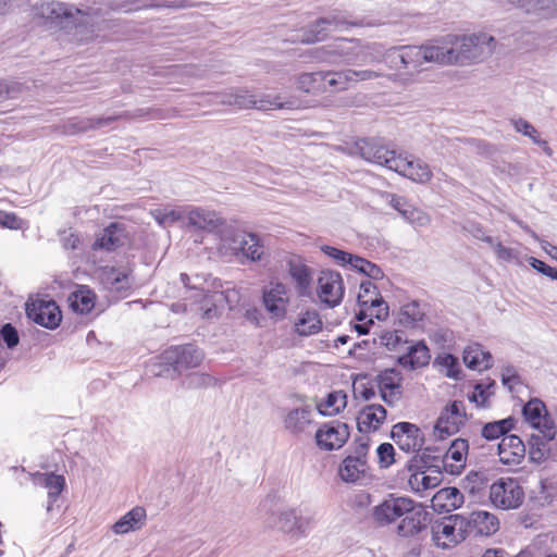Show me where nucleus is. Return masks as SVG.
<instances>
[{"instance_id": "obj_1", "label": "nucleus", "mask_w": 557, "mask_h": 557, "mask_svg": "<svg viewBox=\"0 0 557 557\" xmlns=\"http://www.w3.org/2000/svg\"><path fill=\"white\" fill-rule=\"evenodd\" d=\"M426 517L422 505L406 496L388 495L372 509V519L379 525H388L400 519L397 531L401 536L417 534Z\"/></svg>"}, {"instance_id": "obj_2", "label": "nucleus", "mask_w": 557, "mask_h": 557, "mask_svg": "<svg viewBox=\"0 0 557 557\" xmlns=\"http://www.w3.org/2000/svg\"><path fill=\"white\" fill-rule=\"evenodd\" d=\"M214 97L219 103L234 106L239 109L278 110L294 108V102L283 101L281 95L264 94L256 96L246 90H236L218 94Z\"/></svg>"}, {"instance_id": "obj_3", "label": "nucleus", "mask_w": 557, "mask_h": 557, "mask_svg": "<svg viewBox=\"0 0 557 557\" xmlns=\"http://www.w3.org/2000/svg\"><path fill=\"white\" fill-rule=\"evenodd\" d=\"M468 537L463 515H450L431 524V540L442 549L457 546Z\"/></svg>"}, {"instance_id": "obj_4", "label": "nucleus", "mask_w": 557, "mask_h": 557, "mask_svg": "<svg viewBox=\"0 0 557 557\" xmlns=\"http://www.w3.org/2000/svg\"><path fill=\"white\" fill-rule=\"evenodd\" d=\"M524 490L517 479L500 478L491 484L488 499L500 510H513L524 502Z\"/></svg>"}, {"instance_id": "obj_5", "label": "nucleus", "mask_w": 557, "mask_h": 557, "mask_svg": "<svg viewBox=\"0 0 557 557\" xmlns=\"http://www.w3.org/2000/svg\"><path fill=\"white\" fill-rule=\"evenodd\" d=\"M274 525L293 540L306 537L313 529V519L300 515L295 508H283L273 515Z\"/></svg>"}, {"instance_id": "obj_6", "label": "nucleus", "mask_w": 557, "mask_h": 557, "mask_svg": "<svg viewBox=\"0 0 557 557\" xmlns=\"http://www.w3.org/2000/svg\"><path fill=\"white\" fill-rule=\"evenodd\" d=\"M360 41L355 38H339L333 45L317 49L314 58L330 64L355 65Z\"/></svg>"}, {"instance_id": "obj_7", "label": "nucleus", "mask_w": 557, "mask_h": 557, "mask_svg": "<svg viewBox=\"0 0 557 557\" xmlns=\"http://www.w3.org/2000/svg\"><path fill=\"white\" fill-rule=\"evenodd\" d=\"M290 301L289 288L281 282H270L262 290V304L270 318L282 321L286 318Z\"/></svg>"}, {"instance_id": "obj_8", "label": "nucleus", "mask_w": 557, "mask_h": 557, "mask_svg": "<svg viewBox=\"0 0 557 557\" xmlns=\"http://www.w3.org/2000/svg\"><path fill=\"white\" fill-rule=\"evenodd\" d=\"M467 420L465 404L461 400H454L441 412L434 426V434L438 438L457 433Z\"/></svg>"}, {"instance_id": "obj_9", "label": "nucleus", "mask_w": 557, "mask_h": 557, "mask_svg": "<svg viewBox=\"0 0 557 557\" xmlns=\"http://www.w3.org/2000/svg\"><path fill=\"white\" fill-rule=\"evenodd\" d=\"M438 54V65H463L467 64L466 44L462 35L448 34L440 38H435Z\"/></svg>"}, {"instance_id": "obj_10", "label": "nucleus", "mask_w": 557, "mask_h": 557, "mask_svg": "<svg viewBox=\"0 0 557 557\" xmlns=\"http://www.w3.org/2000/svg\"><path fill=\"white\" fill-rule=\"evenodd\" d=\"M350 24L339 12H332L326 16L320 17L311 23L304 32L301 42L314 44L324 40L332 30H341Z\"/></svg>"}, {"instance_id": "obj_11", "label": "nucleus", "mask_w": 557, "mask_h": 557, "mask_svg": "<svg viewBox=\"0 0 557 557\" xmlns=\"http://www.w3.org/2000/svg\"><path fill=\"white\" fill-rule=\"evenodd\" d=\"M318 296L330 308L338 306L344 297L345 287L342 275L336 271H322L318 277Z\"/></svg>"}, {"instance_id": "obj_12", "label": "nucleus", "mask_w": 557, "mask_h": 557, "mask_svg": "<svg viewBox=\"0 0 557 557\" xmlns=\"http://www.w3.org/2000/svg\"><path fill=\"white\" fill-rule=\"evenodd\" d=\"M26 314L35 323L54 330L62 320L61 311L53 300L35 299L26 304Z\"/></svg>"}, {"instance_id": "obj_13", "label": "nucleus", "mask_w": 557, "mask_h": 557, "mask_svg": "<svg viewBox=\"0 0 557 557\" xmlns=\"http://www.w3.org/2000/svg\"><path fill=\"white\" fill-rule=\"evenodd\" d=\"M525 421L536 429L546 440H554L556 436V425L547 413L546 407L540 399H531L523 407Z\"/></svg>"}, {"instance_id": "obj_14", "label": "nucleus", "mask_w": 557, "mask_h": 557, "mask_svg": "<svg viewBox=\"0 0 557 557\" xmlns=\"http://www.w3.org/2000/svg\"><path fill=\"white\" fill-rule=\"evenodd\" d=\"M348 425L339 421L322 424L315 432V443L322 450L331 451L342 448L349 438Z\"/></svg>"}, {"instance_id": "obj_15", "label": "nucleus", "mask_w": 557, "mask_h": 557, "mask_svg": "<svg viewBox=\"0 0 557 557\" xmlns=\"http://www.w3.org/2000/svg\"><path fill=\"white\" fill-rule=\"evenodd\" d=\"M403 374L396 369H385L375 377L380 396L388 406H395L403 397Z\"/></svg>"}, {"instance_id": "obj_16", "label": "nucleus", "mask_w": 557, "mask_h": 557, "mask_svg": "<svg viewBox=\"0 0 557 557\" xmlns=\"http://www.w3.org/2000/svg\"><path fill=\"white\" fill-rule=\"evenodd\" d=\"M391 437L399 449L406 453L419 451L424 444L423 433L410 422H398L393 425Z\"/></svg>"}, {"instance_id": "obj_17", "label": "nucleus", "mask_w": 557, "mask_h": 557, "mask_svg": "<svg viewBox=\"0 0 557 557\" xmlns=\"http://www.w3.org/2000/svg\"><path fill=\"white\" fill-rule=\"evenodd\" d=\"M357 149L362 159L394 171L399 153L389 150L375 140L362 139L357 143Z\"/></svg>"}, {"instance_id": "obj_18", "label": "nucleus", "mask_w": 557, "mask_h": 557, "mask_svg": "<svg viewBox=\"0 0 557 557\" xmlns=\"http://www.w3.org/2000/svg\"><path fill=\"white\" fill-rule=\"evenodd\" d=\"M181 281L187 292L190 293L189 297L196 299L198 306L195 311L197 312H199V308L205 304V296L212 294L213 288L222 287L221 281L212 277L210 274L188 275L186 273H182Z\"/></svg>"}, {"instance_id": "obj_19", "label": "nucleus", "mask_w": 557, "mask_h": 557, "mask_svg": "<svg viewBox=\"0 0 557 557\" xmlns=\"http://www.w3.org/2000/svg\"><path fill=\"white\" fill-rule=\"evenodd\" d=\"M463 524L468 536H491L499 530V519L487 510H474L463 515Z\"/></svg>"}, {"instance_id": "obj_20", "label": "nucleus", "mask_w": 557, "mask_h": 557, "mask_svg": "<svg viewBox=\"0 0 557 557\" xmlns=\"http://www.w3.org/2000/svg\"><path fill=\"white\" fill-rule=\"evenodd\" d=\"M203 305L199 308V314L203 319H212L221 313L224 304L230 308L238 302V293L233 288H213L212 294L206 295Z\"/></svg>"}, {"instance_id": "obj_21", "label": "nucleus", "mask_w": 557, "mask_h": 557, "mask_svg": "<svg viewBox=\"0 0 557 557\" xmlns=\"http://www.w3.org/2000/svg\"><path fill=\"white\" fill-rule=\"evenodd\" d=\"M163 360L178 371L196 368L202 361V352L193 345L174 346L166 349L163 355Z\"/></svg>"}, {"instance_id": "obj_22", "label": "nucleus", "mask_w": 557, "mask_h": 557, "mask_svg": "<svg viewBox=\"0 0 557 557\" xmlns=\"http://www.w3.org/2000/svg\"><path fill=\"white\" fill-rule=\"evenodd\" d=\"M405 69L419 72L424 63L438 64V54L435 39L421 46H405Z\"/></svg>"}, {"instance_id": "obj_23", "label": "nucleus", "mask_w": 557, "mask_h": 557, "mask_svg": "<svg viewBox=\"0 0 557 557\" xmlns=\"http://www.w3.org/2000/svg\"><path fill=\"white\" fill-rule=\"evenodd\" d=\"M462 40L468 50L467 64L485 60L495 49L494 37L485 33L462 35Z\"/></svg>"}, {"instance_id": "obj_24", "label": "nucleus", "mask_w": 557, "mask_h": 557, "mask_svg": "<svg viewBox=\"0 0 557 557\" xmlns=\"http://www.w3.org/2000/svg\"><path fill=\"white\" fill-rule=\"evenodd\" d=\"M394 172L418 184H426L432 178V171L425 162L404 153H399Z\"/></svg>"}, {"instance_id": "obj_25", "label": "nucleus", "mask_w": 557, "mask_h": 557, "mask_svg": "<svg viewBox=\"0 0 557 557\" xmlns=\"http://www.w3.org/2000/svg\"><path fill=\"white\" fill-rule=\"evenodd\" d=\"M187 226L196 231L212 232L222 225V219L215 211L200 207H188L185 209Z\"/></svg>"}, {"instance_id": "obj_26", "label": "nucleus", "mask_w": 557, "mask_h": 557, "mask_svg": "<svg viewBox=\"0 0 557 557\" xmlns=\"http://www.w3.org/2000/svg\"><path fill=\"white\" fill-rule=\"evenodd\" d=\"M525 456V446L517 435L504 436L498 444L499 461L508 468L519 466Z\"/></svg>"}, {"instance_id": "obj_27", "label": "nucleus", "mask_w": 557, "mask_h": 557, "mask_svg": "<svg viewBox=\"0 0 557 557\" xmlns=\"http://www.w3.org/2000/svg\"><path fill=\"white\" fill-rule=\"evenodd\" d=\"M100 282L111 293L125 294L132 288L133 280L126 269L106 267L100 271Z\"/></svg>"}, {"instance_id": "obj_28", "label": "nucleus", "mask_w": 557, "mask_h": 557, "mask_svg": "<svg viewBox=\"0 0 557 557\" xmlns=\"http://www.w3.org/2000/svg\"><path fill=\"white\" fill-rule=\"evenodd\" d=\"M287 272L295 284L299 296H307L312 283V270L299 257H292L287 261Z\"/></svg>"}, {"instance_id": "obj_29", "label": "nucleus", "mask_w": 557, "mask_h": 557, "mask_svg": "<svg viewBox=\"0 0 557 557\" xmlns=\"http://www.w3.org/2000/svg\"><path fill=\"white\" fill-rule=\"evenodd\" d=\"M468 450L469 443L467 440H454L443 459L445 470L450 474H459L466 466Z\"/></svg>"}, {"instance_id": "obj_30", "label": "nucleus", "mask_w": 557, "mask_h": 557, "mask_svg": "<svg viewBox=\"0 0 557 557\" xmlns=\"http://www.w3.org/2000/svg\"><path fill=\"white\" fill-rule=\"evenodd\" d=\"M314 420V409L309 406H302L292 409L284 418V428L292 434L298 435L307 431Z\"/></svg>"}, {"instance_id": "obj_31", "label": "nucleus", "mask_w": 557, "mask_h": 557, "mask_svg": "<svg viewBox=\"0 0 557 557\" xmlns=\"http://www.w3.org/2000/svg\"><path fill=\"white\" fill-rule=\"evenodd\" d=\"M33 483L36 486L47 490L48 493V506L47 510H52L53 503L58 499L60 494L65 487V478L61 474L53 472L35 473L33 474Z\"/></svg>"}, {"instance_id": "obj_32", "label": "nucleus", "mask_w": 557, "mask_h": 557, "mask_svg": "<svg viewBox=\"0 0 557 557\" xmlns=\"http://www.w3.org/2000/svg\"><path fill=\"white\" fill-rule=\"evenodd\" d=\"M386 409L382 405H368L357 417L358 430L362 433L374 432L386 420Z\"/></svg>"}, {"instance_id": "obj_33", "label": "nucleus", "mask_w": 557, "mask_h": 557, "mask_svg": "<svg viewBox=\"0 0 557 557\" xmlns=\"http://www.w3.org/2000/svg\"><path fill=\"white\" fill-rule=\"evenodd\" d=\"M124 230L119 223H111L96 235L92 250L111 251L124 243Z\"/></svg>"}, {"instance_id": "obj_34", "label": "nucleus", "mask_w": 557, "mask_h": 557, "mask_svg": "<svg viewBox=\"0 0 557 557\" xmlns=\"http://www.w3.org/2000/svg\"><path fill=\"white\" fill-rule=\"evenodd\" d=\"M366 449L367 445H361L359 456H347L343 460L338 469L339 476L343 481L354 483L364 473L367 463L363 450Z\"/></svg>"}, {"instance_id": "obj_35", "label": "nucleus", "mask_w": 557, "mask_h": 557, "mask_svg": "<svg viewBox=\"0 0 557 557\" xmlns=\"http://www.w3.org/2000/svg\"><path fill=\"white\" fill-rule=\"evenodd\" d=\"M146 518V509L141 506H136L112 525V531L119 535L138 531L144 527Z\"/></svg>"}, {"instance_id": "obj_36", "label": "nucleus", "mask_w": 557, "mask_h": 557, "mask_svg": "<svg viewBox=\"0 0 557 557\" xmlns=\"http://www.w3.org/2000/svg\"><path fill=\"white\" fill-rule=\"evenodd\" d=\"M463 502V494L454 486L441 488L432 498L433 507L446 512L460 508Z\"/></svg>"}, {"instance_id": "obj_37", "label": "nucleus", "mask_w": 557, "mask_h": 557, "mask_svg": "<svg viewBox=\"0 0 557 557\" xmlns=\"http://www.w3.org/2000/svg\"><path fill=\"white\" fill-rule=\"evenodd\" d=\"M36 15L41 18L54 21L60 18L73 17L74 13H79L78 9L58 1L41 2L35 7Z\"/></svg>"}, {"instance_id": "obj_38", "label": "nucleus", "mask_w": 557, "mask_h": 557, "mask_svg": "<svg viewBox=\"0 0 557 557\" xmlns=\"http://www.w3.org/2000/svg\"><path fill=\"white\" fill-rule=\"evenodd\" d=\"M463 362L471 370L483 371L492 366V355L480 344H471L463 350Z\"/></svg>"}, {"instance_id": "obj_39", "label": "nucleus", "mask_w": 557, "mask_h": 557, "mask_svg": "<svg viewBox=\"0 0 557 557\" xmlns=\"http://www.w3.org/2000/svg\"><path fill=\"white\" fill-rule=\"evenodd\" d=\"M429 348L422 342L410 345L407 352L398 358L399 364L405 368L417 369L429 363Z\"/></svg>"}, {"instance_id": "obj_40", "label": "nucleus", "mask_w": 557, "mask_h": 557, "mask_svg": "<svg viewBox=\"0 0 557 557\" xmlns=\"http://www.w3.org/2000/svg\"><path fill=\"white\" fill-rule=\"evenodd\" d=\"M69 302L73 311L86 314L94 309L96 295L89 287L82 285L69 296Z\"/></svg>"}, {"instance_id": "obj_41", "label": "nucleus", "mask_w": 557, "mask_h": 557, "mask_svg": "<svg viewBox=\"0 0 557 557\" xmlns=\"http://www.w3.org/2000/svg\"><path fill=\"white\" fill-rule=\"evenodd\" d=\"M294 329L299 336L314 335L321 331L322 321L315 310H307L299 313Z\"/></svg>"}, {"instance_id": "obj_42", "label": "nucleus", "mask_w": 557, "mask_h": 557, "mask_svg": "<svg viewBox=\"0 0 557 557\" xmlns=\"http://www.w3.org/2000/svg\"><path fill=\"white\" fill-rule=\"evenodd\" d=\"M384 46L380 42L360 41L356 64L363 66L382 62Z\"/></svg>"}, {"instance_id": "obj_43", "label": "nucleus", "mask_w": 557, "mask_h": 557, "mask_svg": "<svg viewBox=\"0 0 557 557\" xmlns=\"http://www.w3.org/2000/svg\"><path fill=\"white\" fill-rule=\"evenodd\" d=\"M247 234L233 224H226L220 231V240L223 247L238 252L242 245H247L245 242Z\"/></svg>"}, {"instance_id": "obj_44", "label": "nucleus", "mask_w": 557, "mask_h": 557, "mask_svg": "<svg viewBox=\"0 0 557 557\" xmlns=\"http://www.w3.org/2000/svg\"><path fill=\"white\" fill-rule=\"evenodd\" d=\"M297 87L307 94H323L327 91L324 84L323 71L302 73L297 78Z\"/></svg>"}, {"instance_id": "obj_45", "label": "nucleus", "mask_w": 557, "mask_h": 557, "mask_svg": "<svg viewBox=\"0 0 557 557\" xmlns=\"http://www.w3.org/2000/svg\"><path fill=\"white\" fill-rule=\"evenodd\" d=\"M347 405V396L343 391H335L327 395L326 399L317 405V410L322 416H335Z\"/></svg>"}, {"instance_id": "obj_46", "label": "nucleus", "mask_w": 557, "mask_h": 557, "mask_svg": "<svg viewBox=\"0 0 557 557\" xmlns=\"http://www.w3.org/2000/svg\"><path fill=\"white\" fill-rule=\"evenodd\" d=\"M511 124L516 132L521 133L529 137L535 145H539L546 156H553L552 148L548 146L546 140L541 139L540 133L531 123L523 119H516L511 121Z\"/></svg>"}, {"instance_id": "obj_47", "label": "nucleus", "mask_w": 557, "mask_h": 557, "mask_svg": "<svg viewBox=\"0 0 557 557\" xmlns=\"http://www.w3.org/2000/svg\"><path fill=\"white\" fill-rule=\"evenodd\" d=\"M552 440H546L543 434H532L529 441V458L532 462L542 463L549 457L550 448L548 443Z\"/></svg>"}, {"instance_id": "obj_48", "label": "nucleus", "mask_w": 557, "mask_h": 557, "mask_svg": "<svg viewBox=\"0 0 557 557\" xmlns=\"http://www.w3.org/2000/svg\"><path fill=\"white\" fill-rule=\"evenodd\" d=\"M324 84L327 91L346 90L352 84L348 70L345 71H323Z\"/></svg>"}, {"instance_id": "obj_49", "label": "nucleus", "mask_w": 557, "mask_h": 557, "mask_svg": "<svg viewBox=\"0 0 557 557\" xmlns=\"http://www.w3.org/2000/svg\"><path fill=\"white\" fill-rule=\"evenodd\" d=\"M512 428V418L488 422L482 428V436L487 441H494L500 436H507L506 433H508Z\"/></svg>"}, {"instance_id": "obj_50", "label": "nucleus", "mask_w": 557, "mask_h": 557, "mask_svg": "<svg viewBox=\"0 0 557 557\" xmlns=\"http://www.w3.org/2000/svg\"><path fill=\"white\" fill-rule=\"evenodd\" d=\"M321 251L331 258L336 264L341 267H347L349 265L351 269H354L356 262L358 261V257L356 255L349 253L347 251L341 250L338 248L323 245L321 246Z\"/></svg>"}, {"instance_id": "obj_51", "label": "nucleus", "mask_w": 557, "mask_h": 557, "mask_svg": "<svg viewBox=\"0 0 557 557\" xmlns=\"http://www.w3.org/2000/svg\"><path fill=\"white\" fill-rule=\"evenodd\" d=\"M408 483L412 491L420 493L436 487L440 483V479L436 475L425 474L424 471H417L411 473Z\"/></svg>"}, {"instance_id": "obj_52", "label": "nucleus", "mask_w": 557, "mask_h": 557, "mask_svg": "<svg viewBox=\"0 0 557 557\" xmlns=\"http://www.w3.org/2000/svg\"><path fill=\"white\" fill-rule=\"evenodd\" d=\"M424 315L419 302L410 301L401 306L399 312V322L404 325H413L421 321Z\"/></svg>"}, {"instance_id": "obj_53", "label": "nucleus", "mask_w": 557, "mask_h": 557, "mask_svg": "<svg viewBox=\"0 0 557 557\" xmlns=\"http://www.w3.org/2000/svg\"><path fill=\"white\" fill-rule=\"evenodd\" d=\"M381 297L376 286L369 280L362 281L359 286L357 301L361 308H368L373 301Z\"/></svg>"}, {"instance_id": "obj_54", "label": "nucleus", "mask_w": 557, "mask_h": 557, "mask_svg": "<svg viewBox=\"0 0 557 557\" xmlns=\"http://www.w3.org/2000/svg\"><path fill=\"white\" fill-rule=\"evenodd\" d=\"M245 242L247 245H242L239 251L252 261L260 260L263 255V246L260 244L259 237L253 233H248Z\"/></svg>"}, {"instance_id": "obj_55", "label": "nucleus", "mask_w": 557, "mask_h": 557, "mask_svg": "<svg viewBox=\"0 0 557 557\" xmlns=\"http://www.w3.org/2000/svg\"><path fill=\"white\" fill-rule=\"evenodd\" d=\"M382 62H385L388 65V67L394 70L405 69V46L391 47L388 49L384 47Z\"/></svg>"}, {"instance_id": "obj_56", "label": "nucleus", "mask_w": 557, "mask_h": 557, "mask_svg": "<svg viewBox=\"0 0 557 557\" xmlns=\"http://www.w3.org/2000/svg\"><path fill=\"white\" fill-rule=\"evenodd\" d=\"M403 219L414 227H426L431 223V216L426 212L411 205L403 212Z\"/></svg>"}, {"instance_id": "obj_57", "label": "nucleus", "mask_w": 557, "mask_h": 557, "mask_svg": "<svg viewBox=\"0 0 557 557\" xmlns=\"http://www.w3.org/2000/svg\"><path fill=\"white\" fill-rule=\"evenodd\" d=\"M436 362L443 369L446 376L458 380L460 379V370L458 359L450 354H443L436 358Z\"/></svg>"}, {"instance_id": "obj_58", "label": "nucleus", "mask_w": 557, "mask_h": 557, "mask_svg": "<svg viewBox=\"0 0 557 557\" xmlns=\"http://www.w3.org/2000/svg\"><path fill=\"white\" fill-rule=\"evenodd\" d=\"M354 270L372 280H381L384 276V273L379 265L361 257H358V261L356 262Z\"/></svg>"}, {"instance_id": "obj_59", "label": "nucleus", "mask_w": 557, "mask_h": 557, "mask_svg": "<svg viewBox=\"0 0 557 557\" xmlns=\"http://www.w3.org/2000/svg\"><path fill=\"white\" fill-rule=\"evenodd\" d=\"M156 221L163 226L172 224L176 221L184 220L185 218V209L184 210H175V209H164V210H156L152 212Z\"/></svg>"}, {"instance_id": "obj_60", "label": "nucleus", "mask_w": 557, "mask_h": 557, "mask_svg": "<svg viewBox=\"0 0 557 557\" xmlns=\"http://www.w3.org/2000/svg\"><path fill=\"white\" fill-rule=\"evenodd\" d=\"M380 341L381 344L389 350H395L400 345L407 343L403 337V332L400 331H385L380 335Z\"/></svg>"}, {"instance_id": "obj_61", "label": "nucleus", "mask_w": 557, "mask_h": 557, "mask_svg": "<svg viewBox=\"0 0 557 557\" xmlns=\"http://www.w3.org/2000/svg\"><path fill=\"white\" fill-rule=\"evenodd\" d=\"M376 454L381 468H388L395 461V449L389 443H383L379 445L376 448Z\"/></svg>"}, {"instance_id": "obj_62", "label": "nucleus", "mask_w": 557, "mask_h": 557, "mask_svg": "<svg viewBox=\"0 0 557 557\" xmlns=\"http://www.w3.org/2000/svg\"><path fill=\"white\" fill-rule=\"evenodd\" d=\"M376 385L375 383H366V382H356L354 384V393L357 398H361L363 400H371L375 398L376 395Z\"/></svg>"}, {"instance_id": "obj_63", "label": "nucleus", "mask_w": 557, "mask_h": 557, "mask_svg": "<svg viewBox=\"0 0 557 557\" xmlns=\"http://www.w3.org/2000/svg\"><path fill=\"white\" fill-rule=\"evenodd\" d=\"M185 384L193 388L206 387L214 384V379L206 373H191L186 377Z\"/></svg>"}, {"instance_id": "obj_64", "label": "nucleus", "mask_w": 557, "mask_h": 557, "mask_svg": "<svg viewBox=\"0 0 557 557\" xmlns=\"http://www.w3.org/2000/svg\"><path fill=\"white\" fill-rule=\"evenodd\" d=\"M0 337L8 348H14L20 341L17 331L11 323H7L1 327Z\"/></svg>"}]
</instances>
